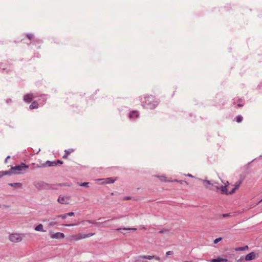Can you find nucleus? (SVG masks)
Instances as JSON below:
<instances>
[{
  "label": "nucleus",
  "instance_id": "23",
  "mask_svg": "<svg viewBox=\"0 0 262 262\" xmlns=\"http://www.w3.org/2000/svg\"><path fill=\"white\" fill-rule=\"evenodd\" d=\"M211 262H221V257H218L216 259H212L211 261Z\"/></svg>",
  "mask_w": 262,
  "mask_h": 262
},
{
  "label": "nucleus",
  "instance_id": "27",
  "mask_svg": "<svg viewBox=\"0 0 262 262\" xmlns=\"http://www.w3.org/2000/svg\"><path fill=\"white\" fill-rule=\"evenodd\" d=\"M168 232V230H166V229L161 230L159 231V233H163V234H166V233H167Z\"/></svg>",
  "mask_w": 262,
  "mask_h": 262
},
{
  "label": "nucleus",
  "instance_id": "32",
  "mask_svg": "<svg viewBox=\"0 0 262 262\" xmlns=\"http://www.w3.org/2000/svg\"><path fill=\"white\" fill-rule=\"evenodd\" d=\"M55 225H56V223L55 222H50V223H49V225L51 226H55Z\"/></svg>",
  "mask_w": 262,
  "mask_h": 262
},
{
  "label": "nucleus",
  "instance_id": "3",
  "mask_svg": "<svg viewBox=\"0 0 262 262\" xmlns=\"http://www.w3.org/2000/svg\"><path fill=\"white\" fill-rule=\"evenodd\" d=\"M95 234L94 233H90L88 234L78 233L77 234L71 235L68 237V239L71 242L78 241L82 239L86 238L92 236Z\"/></svg>",
  "mask_w": 262,
  "mask_h": 262
},
{
  "label": "nucleus",
  "instance_id": "31",
  "mask_svg": "<svg viewBox=\"0 0 262 262\" xmlns=\"http://www.w3.org/2000/svg\"><path fill=\"white\" fill-rule=\"evenodd\" d=\"M27 37L29 39H31L33 38V34H28Z\"/></svg>",
  "mask_w": 262,
  "mask_h": 262
},
{
  "label": "nucleus",
  "instance_id": "7",
  "mask_svg": "<svg viewBox=\"0 0 262 262\" xmlns=\"http://www.w3.org/2000/svg\"><path fill=\"white\" fill-rule=\"evenodd\" d=\"M35 96L33 94H28L24 96V100L27 102H31L34 98Z\"/></svg>",
  "mask_w": 262,
  "mask_h": 262
},
{
  "label": "nucleus",
  "instance_id": "29",
  "mask_svg": "<svg viewBox=\"0 0 262 262\" xmlns=\"http://www.w3.org/2000/svg\"><path fill=\"white\" fill-rule=\"evenodd\" d=\"M173 254V251H167L166 253V255L167 256V255H172Z\"/></svg>",
  "mask_w": 262,
  "mask_h": 262
},
{
  "label": "nucleus",
  "instance_id": "42",
  "mask_svg": "<svg viewBox=\"0 0 262 262\" xmlns=\"http://www.w3.org/2000/svg\"><path fill=\"white\" fill-rule=\"evenodd\" d=\"M10 158V157H9V156H8V157H7V159H8V158ZM6 161H7V160H6Z\"/></svg>",
  "mask_w": 262,
  "mask_h": 262
},
{
  "label": "nucleus",
  "instance_id": "41",
  "mask_svg": "<svg viewBox=\"0 0 262 262\" xmlns=\"http://www.w3.org/2000/svg\"><path fill=\"white\" fill-rule=\"evenodd\" d=\"M184 262H192L191 261H184Z\"/></svg>",
  "mask_w": 262,
  "mask_h": 262
},
{
  "label": "nucleus",
  "instance_id": "24",
  "mask_svg": "<svg viewBox=\"0 0 262 262\" xmlns=\"http://www.w3.org/2000/svg\"><path fill=\"white\" fill-rule=\"evenodd\" d=\"M222 240V238H221V237L217 238H216V239L214 241V244H217V243H218L219 242L221 241Z\"/></svg>",
  "mask_w": 262,
  "mask_h": 262
},
{
  "label": "nucleus",
  "instance_id": "30",
  "mask_svg": "<svg viewBox=\"0 0 262 262\" xmlns=\"http://www.w3.org/2000/svg\"><path fill=\"white\" fill-rule=\"evenodd\" d=\"M67 216H72L74 215V213L73 212H71L69 213H67Z\"/></svg>",
  "mask_w": 262,
  "mask_h": 262
},
{
  "label": "nucleus",
  "instance_id": "2",
  "mask_svg": "<svg viewBox=\"0 0 262 262\" xmlns=\"http://www.w3.org/2000/svg\"><path fill=\"white\" fill-rule=\"evenodd\" d=\"M29 167V166L26 165L25 164L22 163L19 165L15 166H11L9 170L7 171V173L9 175L12 173L14 174H21L24 173Z\"/></svg>",
  "mask_w": 262,
  "mask_h": 262
},
{
  "label": "nucleus",
  "instance_id": "6",
  "mask_svg": "<svg viewBox=\"0 0 262 262\" xmlns=\"http://www.w3.org/2000/svg\"><path fill=\"white\" fill-rule=\"evenodd\" d=\"M51 238L52 239H63L64 238V234L61 232H56L51 234Z\"/></svg>",
  "mask_w": 262,
  "mask_h": 262
},
{
  "label": "nucleus",
  "instance_id": "33",
  "mask_svg": "<svg viewBox=\"0 0 262 262\" xmlns=\"http://www.w3.org/2000/svg\"><path fill=\"white\" fill-rule=\"evenodd\" d=\"M221 262H227L228 261V259L227 258H221Z\"/></svg>",
  "mask_w": 262,
  "mask_h": 262
},
{
  "label": "nucleus",
  "instance_id": "13",
  "mask_svg": "<svg viewBox=\"0 0 262 262\" xmlns=\"http://www.w3.org/2000/svg\"><path fill=\"white\" fill-rule=\"evenodd\" d=\"M138 116H139L138 112L136 111H134L130 113V114H129V118H133L134 117H138Z\"/></svg>",
  "mask_w": 262,
  "mask_h": 262
},
{
  "label": "nucleus",
  "instance_id": "17",
  "mask_svg": "<svg viewBox=\"0 0 262 262\" xmlns=\"http://www.w3.org/2000/svg\"><path fill=\"white\" fill-rule=\"evenodd\" d=\"M243 120V117L241 115H238L236 117V121L238 123H240Z\"/></svg>",
  "mask_w": 262,
  "mask_h": 262
},
{
  "label": "nucleus",
  "instance_id": "5",
  "mask_svg": "<svg viewBox=\"0 0 262 262\" xmlns=\"http://www.w3.org/2000/svg\"><path fill=\"white\" fill-rule=\"evenodd\" d=\"M58 203L61 204H69L71 202V198L67 195H59L57 200Z\"/></svg>",
  "mask_w": 262,
  "mask_h": 262
},
{
  "label": "nucleus",
  "instance_id": "12",
  "mask_svg": "<svg viewBox=\"0 0 262 262\" xmlns=\"http://www.w3.org/2000/svg\"><path fill=\"white\" fill-rule=\"evenodd\" d=\"M38 104L36 101H33L30 105V108L31 110L38 108Z\"/></svg>",
  "mask_w": 262,
  "mask_h": 262
},
{
  "label": "nucleus",
  "instance_id": "40",
  "mask_svg": "<svg viewBox=\"0 0 262 262\" xmlns=\"http://www.w3.org/2000/svg\"><path fill=\"white\" fill-rule=\"evenodd\" d=\"M237 106H238V107H241V106H243V105H242V104H238V105H237Z\"/></svg>",
  "mask_w": 262,
  "mask_h": 262
},
{
  "label": "nucleus",
  "instance_id": "19",
  "mask_svg": "<svg viewBox=\"0 0 262 262\" xmlns=\"http://www.w3.org/2000/svg\"><path fill=\"white\" fill-rule=\"evenodd\" d=\"M115 181V180L113 179L112 178H109L106 179V183H114Z\"/></svg>",
  "mask_w": 262,
  "mask_h": 262
},
{
  "label": "nucleus",
  "instance_id": "38",
  "mask_svg": "<svg viewBox=\"0 0 262 262\" xmlns=\"http://www.w3.org/2000/svg\"><path fill=\"white\" fill-rule=\"evenodd\" d=\"M187 176L189 177H193V176L191 174H188Z\"/></svg>",
  "mask_w": 262,
  "mask_h": 262
},
{
  "label": "nucleus",
  "instance_id": "14",
  "mask_svg": "<svg viewBox=\"0 0 262 262\" xmlns=\"http://www.w3.org/2000/svg\"><path fill=\"white\" fill-rule=\"evenodd\" d=\"M56 165H57V164L56 162H50L49 161H47L46 163L43 164V165L48 166H55Z\"/></svg>",
  "mask_w": 262,
  "mask_h": 262
},
{
  "label": "nucleus",
  "instance_id": "39",
  "mask_svg": "<svg viewBox=\"0 0 262 262\" xmlns=\"http://www.w3.org/2000/svg\"><path fill=\"white\" fill-rule=\"evenodd\" d=\"M130 197H126L125 198V200H130Z\"/></svg>",
  "mask_w": 262,
  "mask_h": 262
},
{
  "label": "nucleus",
  "instance_id": "20",
  "mask_svg": "<svg viewBox=\"0 0 262 262\" xmlns=\"http://www.w3.org/2000/svg\"><path fill=\"white\" fill-rule=\"evenodd\" d=\"M5 175H9V173H7V171H0V178L5 176Z\"/></svg>",
  "mask_w": 262,
  "mask_h": 262
},
{
  "label": "nucleus",
  "instance_id": "35",
  "mask_svg": "<svg viewBox=\"0 0 262 262\" xmlns=\"http://www.w3.org/2000/svg\"><path fill=\"white\" fill-rule=\"evenodd\" d=\"M57 163H59V164H62L63 162H62V161H60V160H58V161H57Z\"/></svg>",
  "mask_w": 262,
  "mask_h": 262
},
{
  "label": "nucleus",
  "instance_id": "16",
  "mask_svg": "<svg viewBox=\"0 0 262 262\" xmlns=\"http://www.w3.org/2000/svg\"><path fill=\"white\" fill-rule=\"evenodd\" d=\"M158 178H159L160 181L162 182H170V181L167 180V178L165 176H160V177H158Z\"/></svg>",
  "mask_w": 262,
  "mask_h": 262
},
{
  "label": "nucleus",
  "instance_id": "26",
  "mask_svg": "<svg viewBox=\"0 0 262 262\" xmlns=\"http://www.w3.org/2000/svg\"><path fill=\"white\" fill-rule=\"evenodd\" d=\"M122 229L125 230H133V231H136L137 230V229L135 228H122Z\"/></svg>",
  "mask_w": 262,
  "mask_h": 262
},
{
  "label": "nucleus",
  "instance_id": "11",
  "mask_svg": "<svg viewBox=\"0 0 262 262\" xmlns=\"http://www.w3.org/2000/svg\"><path fill=\"white\" fill-rule=\"evenodd\" d=\"M35 230H36L37 231H40V232H45L46 231L45 230H43V225L41 224H39L35 228Z\"/></svg>",
  "mask_w": 262,
  "mask_h": 262
},
{
  "label": "nucleus",
  "instance_id": "22",
  "mask_svg": "<svg viewBox=\"0 0 262 262\" xmlns=\"http://www.w3.org/2000/svg\"><path fill=\"white\" fill-rule=\"evenodd\" d=\"M57 217H61L62 219H65L67 217V214L66 213L64 214L59 215L57 216Z\"/></svg>",
  "mask_w": 262,
  "mask_h": 262
},
{
  "label": "nucleus",
  "instance_id": "4",
  "mask_svg": "<svg viewBox=\"0 0 262 262\" xmlns=\"http://www.w3.org/2000/svg\"><path fill=\"white\" fill-rule=\"evenodd\" d=\"M24 235L19 233H12L10 234L9 236V240L13 243H19L23 239V236Z\"/></svg>",
  "mask_w": 262,
  "mask_h": 262
},
{
  "label": "nucleus",
  "instance_id": "37",
  "mask_svg": "<svg viewBox=\"0 0 262 262\" xmlns=\"http://www.w3.org/2000/svg\"><path fill=\"white\" fill-rule=\"evenodd\" d=\"M68 158V155H67L66 154L63 156V158H64V159H66Z\"/></svg>",
  "mask_w": 262,
  "mask_h": 262
},
{
  "label": "nucleus",
  "instance_id": "1",
  "mask_svg": "<svg viewBox=\"0 0 262 262\" xmlns=\"http://www.w3.org/2000/svg\"><path fill=\"white\" fill-rule=\"evenodd\" d=\"M201 181L203 183L204 185L206 188H209V186L212 185V186L214 187L217 191L220 190L221 191V193L223 194L228 195L232 194L230 193V191H229V183L228 181L224 183V186H221L219 187L218 186L219 183L217 182H212L211 181L204 180H201Z\"/></svg>",
  "mask_w": 262,
  "mask_h": 262
},
{
  "label": "nucleus",
  "instance_id": "36",
  "mask_svg": "<svg viewBox=\"0 0 262 262\" xmlns=\"http://www.w3.org/2000/svg\"><path fill=\"white\" fill-rule=\"evenodd\" d=\"M77 224H66L65 226H74V225H76Z\"/></svg>",
  "mask_w": 262,
  "mask_h": 262
},
{
  "label": "nucleus",
  "instance_id": "18",
  "mask_svg": "<svg viewBox=\"0 0 262 262\" xmlns=\"http://www.w3.org/2000/svg\"><path fill=\"white\" fill-rule=\"evenodd\" d=\"M171 182H178V183H182L183 182H184L187 185L188 184V183L186 181H182V180H177V179H174V180H172Z\"/></svg>",
  "mask_w": 262,
  "mask_h": 262
},
{
  "label": "nucleus",
  "instance_id": "15",
  "mask_svg": "<svg viewBox=\"0 0 262 262\" xmlns=\"http://www.w3.org/2000/svg\"><path fill=\"white\" fill-rule=\"evenodd\" d=\"M9 185L14 187H21L22 186L20 183H10Z\"/></svg>",
  "mask_w": 262,
  "mask_h": 262
},
{
  "label": "nucleus",
  "instance_id": "25",
  "mask_svg": "<svg viewBox=\"0 0 262 262\" xmlns=\"http://www.w3.org/2000/svg\"><path fill=\"white\" fill-rule=\"evenodd\" d=\"M89 183L88 182H84L80 184V186H83V187H88Z\"/></svg>",
  "mask_w": 262,
  "mask_h": 262
},
{
  "label": "nucleus",
  "instance_id": "43",
  "mask_svg": "<svg viewBox=\"0 0 262 262\" xmlns=\"http://www.w3.org/2000/svg\"><path fill=\"white\" fill-rule=\"evenodd\" d=\"M261 201H262V200L260 201H259V202H261Z\"/></svg>",
  "mask_w": 262,
  "mask_h": 262
},
{
  "label": "nucleus",
  "instance_id": "34",
  "mask_svg": "<svg viewBox=\"0 0 262 262\" xmlns=\"http://www.w3.org/2000/svg\"><path fill=\"white\" fill-rule=\"evenodd\" d=\"M230 216V214H228V213H226V214H223V216L224 217H228V216Z\"/></svg>",
  "mask_w": 262,
  "mask_h": 262
},
{
  "label": "nucleus",
  "instance_id": "21",
  "mask_svg": "<svg viewBox=\"0 0 262 262\" xmlns=\"http://www.w3.org/2000/svg\"><path fill=\"white\" fill-rule=\"evenodd\" d=\"M85 222H88L89 223L92 224H95V225H98L99 224V223H97V222H96L95 221H90V220L86 221Z\"/></svg>",
  "mask_w": 262,
  "mask_h": 262
},
{
  "label": "nucleus",
  "instance_id": "28",
  "mask_svg": "<svg viewBox=\"0 0 262 262\" xmlns=\"http://www.w3.org/2000/svg\"><path fill=\"white\" fill-rule=\"evenodd\" d=\"M73 151V149H69V150H65V152L67 155H69Z\"/></svg>",
  "mask_w": 262,
  "mask_h": 262
},
{
  "label": "nucleus",
  "instance_id": "8",
  "mask_svg": "<svg viewBox=\"0 0 262 262\" xmlns=\"http://www.w3.org/2000/svg\"><path fill=\"white\" fill-rule=\"evenodd\" d=\"M242 181L241 180L236 182L234 185V187L231 190L230 193L232 194V193H234L235 192L236 190L238 189L241 184H242Z\"/></svg>",
  "mask_w": 262,
  "mask_h": 262
},
{
  "label": "nucleus",
  "instance_id": "10",
  "mask_svg": "<svg viewBox=\"0 0 262 262\" xmlns=\"http://www.w3.org/2000/svg\"><path fill=\"white\" fill-rule=\"evenodd\" d=\"M140 257L142 258L147 259H149V260L153 258H155L156 260H159L160 259V258L159 257L156 256H150V255L146 256V255H143V256H140Z\"/></svg>",
  "mask_w": 262,
  "mask_h": 262
},
{
  "label": "nucleus",
  "instance_id": "9",
  "mask_svg": "<svg viewBox=\"0 0 262 262\" xmlns=\"http://www.w3.org/2000/svg\"><path fill=\"white\" fill-rule=\"evenodd\" d=\"M256 255L254 252H251L245 256L247 261L251 260L255 258Z\"/></svg>",
  "mask_w": 262,
  "mask_h": 262
}]
</instances>
